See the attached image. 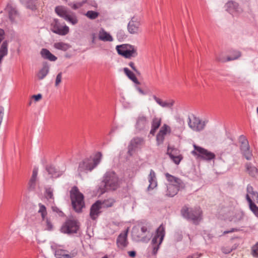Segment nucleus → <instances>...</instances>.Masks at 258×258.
<instances>
[{
    "instance_id": "nucleus-1",
    "label": "nucleus",
    "mask_w": 258,
    "mask_h": 258,
    "mask_svg": "<svg viewBox=\"0 0 258 258\" xmlns=\"http://www.w3.org/2000/svg\"><path fill=\"white\" fill-rule=\"evenodd\" d=\"M165 175L169 183L165 185L163 193L166 197H173L180 189L184 187L185 184L182 180L178 177L171 175L168 173H166Z\"/></svg>"
},
{
    "instance_id": "nucleus-2",
    "label": "nucleus",
    "mask_w": 258,
    "mask_h": 258,
    "mask_svg": "<svg viewBox=\"0 0 258 258\" xmlns=\"http://www.w3.org/2000/svg\"><path fill=\"white\" fill-rule=\"evenodd\" d=\"M102 155L101 152H97L93 158H87L81 162L78 166V172L79 176H82L83 173H87L91 171L101 162Z\"/></svg>"
},
{
    "instance_id": "nucleus-3",
    "label": "nucleus",
    "mask_w": 258,
    "mask_h": 258,
    "mask_svg": "<svg viewBox=\"0 0 258 258\" xmlns=\"http://www.w3.org/2000/svg\"><path fill=\"white\" fill-rule=\"evenodd\" d=\"M182 216L195 224H198L202 219V211L199 207L189 208L183 207L181 210Z\"/></svg>"
},
{
    "instance_id": "nucleus-4",
    "label": "nucleus",
    "mask_w": 258,
    "mask_h": 258,
    "mask_svg": "<svg viewBox=\"0 0 258 258\" xmlns=\"http://www.w3.org/2000/svg\"><path fill=\"white\" fill-rule=\"evenodd\" d=\"M103 185L104 189L102 191L104 192L107 190H115L120 183V181L116 174L112 171L107 172L103 177Z\"/></svg>"
},
{
    "instance_id": "nucleus-5",
    "label": "nucleus",
    "mask_w": 258,
    "mask_h": 258,
    "mask_svg": "<svg viewBox=\"0 0 258 258\" xmlns=\"http://www.w3.org/2000/svg\"><path fill=\"white\" fill-rule=\"evenodd\" d=\"M70 196L73 208L77 212H80L84 206V196L76 186L71 190Z\"/></svg>"
},
{
    "instance_id": "nucleus-6",
    "label": "nucleus",
    "mask_w": 258,
    "mask_h": 258,
    "mask_svg": "<svg viewBox=\"0 0 258 258\" xmlns=\"http://www.w3.org/2000/svg\"><path fill=\"white\" fill-rule=\"evenodd\" d=\"M55 12L59 16L63 18L66 21L73 25H76L78 22L76 14L71 11L67 10L64 7H56L55 8Z\"/></svg>"
},
{
    "instance_id": "nucleus-7",
    "label": "nucleus",
    "mask_w": 258,
    "mask_h": 258,
    "mask_svg": "<svg viewBox=\"0 0 258 258\" xmlns=\"http://www.w3.org/2000/svg\"><path fill=\"white\" fill-rule=\"evenodd\" d=\"M116 49L117 53L126 58L135 57L138 55L137 49L134 46L124 44L117 45Z\"/></svg>"
},
{
    "instance_id": "nucleus-8",
    "label": "nucleus",
    "mask_w": 258,
    "mask_h": 258,
    "mask_svg": "<svg viewBox=\"0 0 258 258\" xmlns=\"http://www.w3.org/2000/svg\"><path fill=\"white\" fill-rule=\"evenodd\" d=\"M165 227L163 224H161L156 230V234L152 240V253L154 255L157 253L159 246L162 242L165 236Z\"/></svg>"
},
{
    "instance_id": "nucleus-9",
    "label": "nucleus",
    "mask_w": 258,
    "mask_h": 258,
    "mask_svg": "<svg viewBox=\"0 0 258 258\" xmlns=\"http://www.w3.org/2000/svg\"><path fill=\"white\" fill-rule=\"evenodd\" d=\"M80 228V223L77 220L68 219L62 225L60 231L69 235L77 233Z\"/></svg>"
},
{
    "instance_id": "nucleus-10",
    "label": "nucleus",
    "mask_w": 258,
    "mask_h": 258,
    "mask_svg": "<svg viewBox=\"0 0 258 258\" xmlns=\"http://www.w3.org/2000/svg\"><path fill=\"white\" fill-rule=\"evenodd\" d=\"M60 245L54 243L51 244L50 246L51 249L54 252V255L56 258H73L77 254V252L75 251L68 254V251L67 250L60 248Z\"/></svg>"
},
{
    "instance_id": "nucleus-11",
    "label": "nucleus",
    "mask_w": 258,
    "mask_h": 258,
    "mask_svg": "<svg viewBox=\"0 0 258 258\" xmlns=\"http://www.w3.org/2000/svg\"><path fill=\"white\" fill-rule=\"evenodd\" d=\"M188 120L189 127L193 131L196 132H200L203 130L206 123L208 122V120L202 121L199 117L195 116H193L192 118L188 116Z\"/></svg>"
},
{
    "instance_id": "nucleus-12",
    "label": "nucleus",
    "mask_w": 258,
    "mask_h": 258,
    "mask_svg": "<svg viewBox=\"0 0 258 258\" xmlns=\"http://www.w3.org/2000/svg\"><path fill=\"white\" fill-rule=\"evenodd\" d=\"M51 26L52 31L55 34L65 35L69 32V27L61 24L58 19H54Z\"/></svg>"
},
{
    "instance_id": "nucleus-13",
    "label": "nucleus",
    "mask_w": 258,
    "mask_h": 258,
    "mask_svg": "<svg viewBox=\"0 0 258 258\" xmlns=\"http://www.w3.org/2000/svg\"><path fill=\"white\" fill-rule=\"evenodd\" d=\"M195 151H192V154L197 155L202 159L206 160H211L215 157L214 153L211 152L202 147L194 145Z\"/></svg>"
},
{
    "instance_id": "nucleus-14",
    "label": "nucleus",
    "mask_w": 258,
    "mask_h": 258,
    "mask_svg": "<svg viewBox=\"0 0 258 258\" xmlns=\"http://www.w3.org/2000/svg\"><path fill=\"white\" fill-rule=\"evenodd\" d=\"M141 22L140 19L136 17L132 18L127 25V30L132 34H138L141 32Z\"/></svg>"
},
{
    "instance_id": "nucleus-15",
    "label": "nucleus",
    "mask_w": 258,
    "mask_h": 258,
    "mask_svg": "<svg viewBox=\"0 0 258 258\" xmlns=\"http://www.w3.org/2000/svg\"><path fill=\"white\" fill-rule=\"evenodd\" d=\"M136 129L139 131H144L149 128V121L147 117L144 115H140L137 118Z\"/></svg>"
},
{
    "instance_id": "nucleus-16",
    "label": "nucleus",
    "mask_w": 258,
    "mask_h": 258,
    "mask_svg": "<svg viewBox=\"0 0 258 258\" xmlns=\"http://www.w3.org/2000/svg\"><path fill=\"white\" fill-rule=\"evenodd\" d=\"M226 9L232 15H236L242 12V9L239 7L238 4L233 1H229L226 4Z\"/></svg>"
},
{
    "instance_id": "nucleus-17",
    "label": "nucleus",
    "mask_w": 258,
    "mask_h": 258,
    "mask_svg": "<svg viewBox=\"0 0 258 258\" xmlns=\"http://www.w3.org/2000/svg\"><path fill=\"white\" fill-rule=\"evenodd\" d=\"M145 141L142 138H135L133 139L128 146V153L132 155V152L138 148H140L144 144Z\"/></svg>"
},
{
    "instance_id": "nucleus-18",
    "label": "nucleus",
    "mask_w": 258,
    "mask_h": 258,
    "mask_svg": "<svg viewBox=\"0 0 258 258\" xmlns=\"http://www.w3.org/2000/svg\"><path fill=\"white\" fill-rule=\"evenodd\" d=\"M127 230L123 232H122L118 235V236L117 238V246L119 248L121 249H124L125 247L127 246L128 244V242L127 240Z\"/></svg>"
},
{
    "instance_id": "nucleus-19",
    "label": "nucleus",
    "mask_w": 258,
    "mask_h": 258,
    "mask_svg": "<svg viewBox=\"0 0 258 258\" xmlns=\"http://www.w3.org/2000/svg\"><path fill=\"white\" fill-rule=\"evenodd\" d=\"M102 208L101 201L98 200L93 204L90 209V216L92 219L95 220L100 213V209Z\"/></svg>"
},
{
    "instance_id": "nucleus-20",
    "label": "nucleus",
    "mask_w": 258,
    "mask_h": 258,
    "mask_svg": "<svg viewBox=\"0 0 258 258\" xmlns=\"http://www.w3.org/2000/svg\"><path fill=\"white\" fill-rule=\"evenodd\" d=\"M152 97L155 101L162 108H172L175 103L173 99H169L167 101H163L155 95H153Z\"/></svg>"
},
{
    "instance_id": "nucleus-21",
    "label": "nucleus",
    "mask_w": 258,
    "mask_h": 258,
    "mask_svg": "<svg viewBox=\"0 0 258 258\" xmlns=\"http://www.w3.org/2000/svg\"><path fill=\"white\" fill-rule=\"evenodd\" d=\"M177 151L176 149H171L168 147L167 154L169 156L170 159L173 161V162L175 164L178 165L182 159L183 157L180 154L177 155L176 153Z\"/></svg>"
},
{
    "instance_id": "nucleus-22",
    "label": "nucleus",
    "mask_w": 258,
    "mask_h": 258,
    "mask_svg": "<svg viewBox=\"0 0 258 258\" xmlns=\"http://www.w3.org/2000/svg\"><path fill=\"white\" fill-rule=\"evenodd\" d=\"M148 179L149 182V185L148 187V190L153 189L157 187V181L156 173L153 169L150 170V174L148 177Z\"/></svg>"
},
{
    "instance_id": "nucleus-23",
    "label": "nucleus",
    "mask_w": 258,
    "mask_h": 258,
    "mask_svg": "<svg viewBox=\"0 0 258 258\" xmlns=\"http://www.w3.org/2000/svg\"><path fill=\"white\" fill-rule=\"evenodd\" d=\"M240 150L242 155L247 160L251 159L252 154L250 150L248 143L240 145Z\"/></svg>"
},
{
    "instance_id": "nucleus-24",
    "label": "nucleus",
    "mask_w": 258,
    "mask_h": 258,
    "mask_svg": "<svg viewBox=\"0 0 258 258\" xmlns=\"http://www.w3.org/2000/svg\"><path fill=\"white\" fill-rule=\"evenodd\" d=\"M240 150L242 155L247 160L251 159L252 154L250 150L248 143L240 145Z\"/></svg>"
},
{
    "instance_id": "nucleus-25",
    "label": "nucleus",
    "mask_w": 258,
    "mask_h": 258,
    "mask_svg": "<svg viewBox=\"0 0 258 258\" xmlns=\"http://www.w3.org/2000/svg\"><path fill=\"white\" fill-rule=\"evenodd\" d=\"M49 72V67L46 64H43V67L39 71L36 76L39 80H43L48 74Z\"/></svg>"
},
{
    "instance_id": "nucleus-26",
    "label": "nucleus",
    "mask_w": 258,
    "mask_h": 258,
    "mask_svg": "<svg viewBox=\"0 0 258 258\" xmlns=\"http://www.w3.org/2000/svg\"><path fill=\"white\" fill-rule=\"evenodd\" d=\"M46 170L48 174L52 177L56 178L62 174L63 172L58 170L55 167L52 165L48 166L46 167Z\"/></svg>"
},
{
    "instance_id": "nucleus-27",
    "label": "nucleus",
    "mask_w": 258,
    "mask_h": 258,
    "mask_svg": "<svg viewBox=\"0 0 258 258\" xmlns=\"http://www.w3.org/2000/svg\"><path fill=\"white\" fill-rule=\"evenodd\" d=\"M99 39L103 41L111 42L113 40L112 37L105 31L103 29H101L99 32Z\"/></svg>"
},
{
    "instance_id": "nucleus-28",
    "label": "nucleus",
    "mask_w": 258,
    "mask_h": 258,
    "mask_svg": "<svg viewBox=\"0 0 258 258\" xmlns=\"http://www.w3.org/2000/svg\"><path fill=\"white\" fill-rule=\"evenodd\" d=\"M41 55L44 59H48L50 61H55L57 57L52 54L48 49L43 48L40 52Z\"/></svg>"
},
{
    "instance_id": "nucleus-29",
    "label": "nucleus",
    "mask_w": 258,
    "mask_h": 258,
    "mask_svg": "<svg viewBox=\"0 0 258 258\" xmlns=\"http://www.w3.org/2000/svg\"><path fill=\"white\" fill-rule=\"evenodd\" d=\"M161 119L160 118L154 117L152 122V128L150 131V134L154 135L156 130L161 125Z\"/></svg>"
},
{
    "instance_id": "nucleus-30",
    "label": "nucleus",
    "mask_w": 258,
    "mask_h": 258,
    "mask_svg": "<svg viewBox=\"0 0 258 258\" xmlns=\"http://www.w3.org/2000/svg\"><path fill=\"white\" fill-rule=\"evenodd\" d=\"M6 10L8 13L10 20L12 22H14L16 17L17 15V12L16 9L11 5H8Z\"/></svg>"
},
{
    "instance_id": "nucleus-31",
    "label": "nucleus",
    "mask_w": 258,
    "mask_h": 258,
    "mask_svg": "<svg viewBox=\"0 0 258 258\" xmlns=\"http://www.w3.org/2000/svg\"><path fill=\"white\" fill-rule=\"evenodd\" d=\"M123 72L127 77L132 80L134 83L139 85L140 82L138 81L137 78L136 77L135 74L131 71L128 68H124L123 69Z\"/></svg>"
},
{
    "instance_id": "nucleus-32",
    "label": "nucleus",
    "mask_w": 258,
    "mask_h": 258,
    "mask_svg": "<svg viewBox=\"0 0 258 258\" xmlns=\"http://www.w3.org/2000/svg\"><path fill=\"white\" fill-rule=\"evenodd\" d=\"M8 54V42L5 41L3 42L0 47V64L5 56Z\"/></svg>"
},
{
    "instance_id": "nucleus-33",
    "label": "nucleus",
    "mask_w": 258,
    "mask_h": 258,
    "mask_svg": "<svg viewBox=\"0 0 258 258\" xmlns=\"http://www.w3.org/2000/svg\"><path fill=\"white\" fill-rule=\"evenodd\" d=\"M53 46L55 49L64 51H67L68 49L71 48V45L69 44L63 42L54 43Z\"/></svg>"
},
{
    "instance_id": "nucleus-34",
    "label": "nucleus",
    "mask_w": 258,
    "mask_h": 258,
    "mask_svg": "<svg viewBox=\"0 0 258 258\" xmlns=\"http://www.w3.org/2000/svg\"><path fill=\"white\" fill-rule=\"evenodd\" d=\"M241 55V53L239 51H236L235 52V55L233 57L228 56L226 59L224 58V57H221L220 56H217L216 59L217 61L219 62H224L227 61H231L234 59H236L239 57Z\"/></svg>"
},
{
    "instance_id": "nucleus-35",
    "label": "nucleus",
    "mask_w": 258,
    "mask_h": 258,
    "mask_svg": "<svg viewBox=\"0 0 258 258\" xmlns=\"http://www.w3.org/2000/svg\"><path fill=\"white\" fill-rule=\"evenodd\" d=\"M88 3V1L83 0L81 2L76 3H69L68 5L73 10H77L84 6L85 4Z\"/></svg>"
},
{
    "instance_id": "nucleus-36",
    "label": "nucleus",
    "mask_w": 258,
    "mask_h": 258,
    "mask_svg": "<svg viewBox=\"0 0 258 258\" xmlns=\"http://www.w3.org/2000/svg\"><path fill=\"white\" fill-rule=\"evenodd\" d=\"M243 217L244 213L243 212L238 211L235 212L234 216L231 218L230 221L236 223L241 221L243 219Z\"/></svg>"
},
{
    "instance_id": "nucleus-37",
    "label": "nucleus",
    "mask_w": 258,
    "mask_h": 258,
    "mask_svg": "<svg viewBox=\"0 0 258 258\" xmlns=\"http://www.w3.org/2000/svg\"><path fill=\"white\" fill-rule=\"evenodd\" d=\"M246 168L247 171L250 176L252 177L256 176L257 174V169L254 166H252L250 163H247L246 164Z\"/></svg>"
},
{
    "instance_id": "nucleus-38",
    "label": "nucleus",
    "mask_w": 258,
    "mask_h": 258,
    "mask_svg": "<svg viewBox=\"0 0 258 258\" xmlns=\"http://www.w3.org/2000/svg\"><path fill=\"white\" fill-rule=\"evenodd\" d=\"M114 203V201L113 199H109L104 201H101V205L102 208H108L111 207Z\"/></svg>"
},
{
    "instance_id": "nucleus-39",
    "label": "nucleus",
    "mask_w": 258,
    "mask_h": 258,
    "mask_svg": "<svg viewBox=\"0 0 258 258\" xmlns=\"http://www.w3.org/2000/svg\"><path fill=\"white\" fill-rule=\"evenodd\" d=\"M99 14L98 12H95L93 11H88L86 14L85 16L91 20H94L96 19Z\"/></svg>"
},
{
    "instance_id": "nucleus-40",
    "label": "nucleus",
    "mask_w": 258,
    "mask_h": 258,
    "mask_svg": "<svg viewBox=\"0 0 258 258\" xmlns=\"http://www.w3.org/2000/svg\"><path fill=\"white\" fill-rule=\"evenodd\" d=\"M45 197L48 200H53V189L50 187L45 189Z\"/></svg>"
},
{
    "instance_id": "nucleus-41",
    "label": "nucleus",
    "mask_w": 258,
    "mask_h": 258,
    "mask_svg": "<svg viewBox=\"0 0 258 258\" xmlns=\"http://www.w3.org/2000/svg\"><path fill=\"white\" fill-rule=\"evenodd\" d=\"M39 209L38 212L41 215L43 220H44L46 215V210L45 207L41 204H39Z\"/></svg>"
},
{
    "instance_id": "nucleus-42",
    "label": "nucleus",
    "mask_w": 258,
    "mask_h": 258,
    "mask_svg": "<svg viewBox=\"0 0 258 258\" xmlns=\"http://www.w3.org/2000/svg\"><path fill=\"white\" fill-rule=\"evenodd\" d=\"M36 0H20L21 2L26 7L32 9L34 2Z\"/></svg>"
},
{
    "instance_id": "nucleus-43",
    "label": "nucleus",
    "mask_w": 258,
    "mask_h": 258,
    "mask_svg": "<svg viewBox=\"0 0 258 258\" xmlns=\"http://www.w3.org/2000/svg\"><path fill=\"white\" fill-rule=\"evenodd\" d=\"M250 210L254 214V215L258 217V207L255 204L251 205L249 206Z\"/></svg>"
},
{
    "instance_id": "nucleus-44",
    "label": "nucleus",
    "mask_w": 258,
    "mask_h": 258,
    "mask_svg": "<svg viewBox=\"0 0 258 258\" xmlns=\"http://www.w3.org/2000/svg\"><path fill=\"white\" fill-rule=\"evenodd\" d=\"M169 128V127L166 125L164 124L163 126L161 128L159 132L158 133L165 136L167 133L168 130Z\"/></svg>"
},
{
    "instance_id": "nucleus-45",
    "label": "nucleus",
    "mask_w": 258,
    "mask_h": 258,
    "mask_svg": "<svg viewBox=\"0 0 258 258\" xmlns=\"http://www.w3.org/2000/svg\"><path fill=\"white\" fill-rule=\"evenodd\" d=\"M252 254L254 257H258V242L252 246Z\"/></svg>"
},
{
    "instance_id": "nucleus-46",
    "label": "nucleus",
    "mask_w": 258,
    "mask_h": 258,
    "mask_svg": "<svg viewBox=\"0 0 258 258\" xmlns=\"http://www.w3.org/2000/svg\"><path fill=\"white\" fill-rule=\"evenodd\" d=\"M36 178L31 177L29 183V188L33 190L35 188L36 185Z\"/></svg>"
},
{
    "instance_id": "nucleus-47",
    "label": "nucleus",
    "mask_w": 258,
    "mask_h": 258,
    "mask_svg": "<svg viewBox=\"0 0 258 258\" xmlns=\"http://www.w3.org/2000/svg\"><path fill=\"white\" fill-rule=\"evenodd\" d=\"M164 137L165 136L161 135L159 133H158L156 136V140L157 142V144L158 145L162 144L163 142V141L164 140Z\"/></svg>"
},
{
    "instance_id": "nucleus-48",
    "label": "nucleus",
    "mask_w": 258,
    "mask_h": 258,
    "mask_svg": "<svg viewBox=\"0 0 258 258\" xmlns=\"http://www.w3.org/2000/svg\"><path fill=\"white\" fill-rule=\"evenodd\" d=\"M62 79V73H59L56 77L55 81V86H57L61 83Z\"/></svg>"
},
{
    "instance_id": "nucleus-49",
    "label": "nucleus",
    "mask_w": 258,
    "mask_h": 258,
    "mask_svg": "<svg viewBox=\"0 0 258 258\" xmlns=\"http://www.w3.org/2000/svg\"><path fill=\"white\" fill-rule=\"evenodd\" d=\"M246 190H247V194H248V195H249V194H250V195H252V197L253 196H255V195L257 192L253 190V188L252 186H251L250 185H247V188H246Z\"/></svg>"
},
{
    "instance_id": "nucleus-50",
    "label": "nucleus",
    "mask_w": 258,
    "mask_h": 258,
    "mask_svg": "<svg viewBox=\"0 0 258 258\" xmlns=\"http://www.w3.org/2000/svg\"><path fill=\"white\" fill-rule=\"evenodd\" d=\"M46 229L49 231H51L53 229V225L49 220L46 219Z\"/></svg>"
},
{
    "instance_id": "nucleus-51",
    "label": "nucleus",
    "mask_w": 258,
    "mask_h": 258,
    "mask_svg": "<svg viewBox=\"0 0 258 258\" xmlns=\"http://www.w3.org/2000/svg\"><path fill=\"white\" fill-rule=\"evenodd\" d=\"M128 66L133 69V70L138 75H140V72L136 69L135 63L133 62H130Z\"/></svg>"
},
{
    "instance_id": "nucleus-52",
    "label": "nucleus",
    "mask_w": 258,
    "mask_h": 258,
    "mask_svg": "<svg viewBox=\"0 0 258 258\" xmlns=\"http://www.w3.org/2000/svg\"><path fill=\"white\" fill-rule=\"evenodd\" d=\"M239 142L241 144V145L243 144H245V143H248L247 140L243 136H241L239 137Z\"/></svg>"
},
{
    "instance_id": "nucleus-53",
    "label": "nucleus",
    "mask_w": 258,
    "mask_h": 258,
    "mask_svg": "<svg viewBox=\"0 0 258 258\" xmlns=\"http://www.w3.org/2000/svg\"><path fill=\"white\" fill-rule=\"evenodd\" d=\"M136 90L139 92L140 94L143 95H145L147 94V92L143 90L140 87L136 86Z\"/></svg>"
},
{
    "instance_id": "nucleus-54",
    "label": "nucleus",
    "mask_w": 258,
    "mask_h": 258,
    "mask_svg": "<svg viewBox=\"0 0 258 258\" xmlns=\"http://www.w3.org/2000/svg\"><path fill=\"white\" fill-rule=\"evenodd\" d=\"M222 251L223 253L225 254H228L229 253L232 251V249L229 247H222Z\"/></svg>"
},
{
    "instance_id": "nucleus-55",
    "label": "nucleus",
    "mask_w": 258,
    "mask_h": 258,
    "mask_svg": "<svg viewBox=\"0 0 258 258\" xmlns=\"http://www.w3.org/2000/svg\"><path fill=\"white\" fill-rule=\"evenodd\" d=\"M38 174V168H34L33 170L32 177L33 178H36Z\"/></svg>"
},
{
    "instance_id": "nucleus-56",
    "label": "nucleus",
    "mask_w": 258,
    "mask_h": 258,
    "mask_svg": "<svg viewBox=\"0 0 258 258\" xmlns=\"http://www.w3.org/2000/svg\"><path fill=\"white\" fill-rule=\"evenodd\" d=\"M32 98H33L36 101H38L42 98V95L40 94H38L37 95H34L32 96Z\"/></svg>"
},
{
    "instance_id": "nucleus-57",
    "label": "nucleus",
    "mask_w": 258,
    "mask_h": 258,
    "mask_svg": "<svg viewBox=\"0 0 258 258\" xmlns=\"http://www.w3.org/2000/svg\"><path fill=\"white\" fill-rule=\"evenodd\" d=\"M246 199L249 203V206H250V205H253V204H254L252 202V200L251 199V198H250L248 194H247L246 196Z\"/></svg>"
},
{
    "instance_id": "nucleus-58",
    "label": "nucleus",
    "mask_w": 258,
    "mask_h": 258,
    "mask_svg": "<svg viewBox=\"0 0 258 258\" xmlns=\"http://www.w3.org/2000/svg\"><path fill=\"white\" fill-rule=\"evenodd\" d=\"M52 209L54 212H56V213H58L60 216L63 214L62 212L56 207H52Z\"/></svg>"
},
{
    "instance_id": "nucleus-59",
    "label": "nucleus",
    "mask_w": 258,
    "mask_h": 258,
    "mask_svg": "<svg viewBox=\"0 0 258 258\" xmlns=\"http://www.w3.org/2000/svg\"><path fill=\"white\" fill-rule=\"evenodd\" d=\"M238 230L236 228H232L231 230H228V231H225L224 232H223V234H227V233H231V232H235V231H237Z\"/></svg>"
},
{
    "instance_id": "nucleus-60",
    "label": "nucleus",
    "mask_w": 258,
    "mask_h": 258,
    "mask_svg": "<svg viewBox=\"0 0 258 258\" xmlns=\"http://www.w3.org/2000/svg\"><path fill=\"white\" fill-rule=\"evenodd\" d=\"M128 254L130 256L133 257L136 256V252L135 251H128Z\"/></svg>"
},
{
    "instance_id": "nucleus-61",
    "label": "nucleus",
    "mask_w": 258,
    "mask_h": 258,
    "mask_svg": "<svg viewBox=\"0 0 258 258\" xmlns=\"http://www.w3.org/2000/svg\"><path fill=\"white\" fill-rule=\"evenodd\" d=\"M148 230L147 227L146 226H142L141 227V232L143 234H144Z\"/></svg>"
},
{
    "instance_id": "nucleus-62",
    "label": "nucleus",
    "mask_w": 258,
    "mask_h": 258,
    "mask_svg": "<svg viewBox=\"0 0 258 258\" xmlns=\"http://www.w3.org/2000/svg\"><path fill=\"white\" fill-rule=\"evenodd\" d=\"M200 255H198L197 254H193L191 256H188L187 258H199Z\"/></svg>"
},
{
    "instance_id": "nucleus-63",
    "label": "nucleus",
    "mask_w": 258,
    "mask_h": 258,
    "mask_svg": "<svg viewBox=\"0 0 258 258\" xmlns=\"http://www.w3.org/2000/svg\"><path fill=\"white\" fill-rule=\"evenodd\" d=\"M4 34V31L3 29H0V37L4 38L3 36Z\"/></svg>"
},
{
    "instance_id": "nucleus-64",
    "label": "nucleus",
    "mask_w": 258,
    "mask_h": 258,
    "mask_svg": "<svg viewBox=\"0 0 258 258\" xmlns=\"http://www.w3.org/2000/svg\"><path fill=\"white\" fill-rule=\"evenodd\" d=\"M253 198H255V200L256 201V202L258 203V193L256 192V194L255 195V196H253L252 197Z\"/></svg>"
}]
</instances>
